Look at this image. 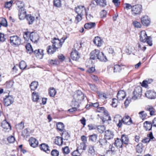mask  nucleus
I'll use <instances>...</instances> for the list:
<instances>
[{
	"label": "nucleus",
	"instance_id": "obj_1",
	"mask_svg": "<svg viewBox=\"0 0 156 156\" xmlns=\"http://www.w3.org/2000/svg\"><path fill=\"white\" fill-rule=\"evenodd\" d=\"M66 38L62 37L60 40L56 37L54 38L51 40V42L53 44L52 45L54 47V50H56L57 49L61 48Z\"/></svg>",
	"mask_w": 156,
	"mask_h": 156
},
{
	"label": "nucleus",
	"instance_id": "obj_2",
	"mask_svg": "<svg viewBox=\"0 0 156 156\" xmlns=\"http://www.w3.org/2000/svg\"><path fill=\"white\" fill-rule=\"evenodd\" d=\"M9 42L12 46L15 47H17L20 44L21 39L18 36L13 35L10 37Z\"/></svg>",
	"mask_w": 156,
	"mask_h": 156
},
{
	"label": "nucleus",
	"instance_id": "obj_3",
	"mask_svg": "<svg viewBox=\"0 0 156 156\" xmlns=\"http://www.w3.org/2000/svg\"><path fill=\"white\" fill-rule=\"evenodd\" d=\"M142 87L140 86L136 87L133 93V96L131 99L136 100L140 98L141 96Z\"/></svg>",
	"mask_w": 156,
	"mask_h": 156
},
{
	"label": "nucleus",
	"instance_id": "obj_4",
	"mask_svg": "<svg viewBox=\"0 0 156 156\" xmlns=\"http://www.w3.org/2000/svg\"><path fill=\"white\" fill-rule=\"evenodd\" d=\"M84 98V94L81 90H77L73 95L74 100L77 104V107L79 105L77 102L83 100Z\"/></svg>",
	"mask_w": 156,
	"mask_h": 156
},
{
	"label": "nucleus",
	"instance_id": "obj_5",
	"mask_svg": "<svg viewBox=\"0 0 156 156\" xmlns=\"http://www.w3.org/2000/svg\"><path fill=\"white\" fill-rule=\"evenodd\" d=\"M142 6L139 4H137L132 6L131 11L132 14L135 15L140 14L142 11Z\"/></svg>",
	"mask_w": 156,
	"mask_h": 156
},
{
	"label": "nucleus",
	"instance_id": "obj_6",
	"mask_svg": "<svg viewBox=\"0 0 156 156\" xmlns=\"http://www.w3.org/2000/svg\"><path fill=\"white\" fill-rule=\"evenodd\" d=\"M70 55L71 58L74 61H77L80 57V54L75 49H73Z\"/></svg>",
	"mask_w": 156,
	"mask_h": 156
},
{
	"label": "nucleus",
	"instance_id": "obj_7",
	"mask_svg": "<svg viewBox=\"0 0 156 156\" xmlns=\"http://www.w3.org/2000/svg\"><path fill=\"white\" fill-rule=\"evenodd\" d=\"M146 97L150 99H154L156 98V92L152 90L147 91L145 94Z\"/></svg>",
	"mask_w": 156,
	"mask_h": 156
},
{
	"label": "nucleus",
	"instance_id": "obj_8",
	"mask_svg": "<svg viewBox=\"0 0 156 156\" xmlns=\"http://www.w3.org/2000/svg\"><path fill=\"white\" fill-rule=\"evenodd\" d=\"M6 98L4 99V104L6 106H8L12 104L14 101L13 98L11 96H6Z\"/></svg>",
	"mask_w": 156,
	"mask_h": 156
},
{
	"label": "nucleus",
	"instance_id": "obj_9",
	"mask_svg": "<svg viewBox=\"0 0 156 156\" xmlns=\"http://www.w3.org/2000/svg\"><path fill=\"white\" fill-rule=\"evenodd\" d=\"M43 51V50L38 49L34 51H33V52L35 56L37 58L42 59L43 58L44 55Z\"/></svg>",
	"mask_w": 156,
	"mask_h": 156
},
{
	"label": "nucleus",
	"instance_id": "obj_10",
	"mask_svg": "<svg viewBox=\"0 0 156 156\" xmlns=\"http://www.w3.org/2000/svg\"><path fill=\"white\" fill-rule=\"evenodd\" d=\"M75 10L77 14L83 15V12L84 11L85 12L86 9L85 8L84 6L79 5L75 8Z\"/></svg>",
	"mask_w": 156,
	"mask_h": 156
},
{
	"label": "nucleus",
	"instance_id": "obj_11",
	"mask_svg": "<svg viewBox=\"0 0 156 156\" xmlns=\"http://www.w3.org/2000/svg\"><path fill=\"white\" fill-rule=\"evenodd\" d=\"M100 52L99 50L97 49L92 51L90 54V58L94 60L98 59Z\"/></svg>",
	"mask_w": 156,
	"mask_h": 156
},
{
	"label": "nucleus",
	"instance_id": "obj_12",
	"mask_svg": "<svg viewBox=\"0 0 156 156\" xmlns=\"http://www.w3.org/2000/svg\"><path fill=\"white\" fill-rule=\"evenodd\" d=\"M39 36L37 34L32 32L31 33V35L30 37V39L31 41L34 43H36L39 39Z\"/></svg>",
	"mask_w": 156,
	"mask_h": 156
},
{
	"label": "nucleus",
	"instance_id": "obj_13",
	"mask_svg": "<svg viewBox=\"0 0 156 156\" xmlns=\"http://www.w3.org/2000/svg\"><path fill=\"white\" fill-rule=\"evenodd\" d=\"M141 20L142 24L144 26H147L150 24V20L147 16L143 17L141 18Z\"/></svg>",
	"mask_w": 156,
	"mask_h": 156
},
{
	"label": "nucleus",
	"instance_id": "obj_14",
	"mask_svg": "<svg viewBox=\"0 0 156 156\" xmlns=\"http://www.w3.org/2000/svg\"><path fill=\"white\" fill-rule=\"evenodd\" d=\"M147 35V34L146 32L144 30L141 31L140 35V41L143 42H145L146 41L147 39L149 37Z\"/></svg>",
	"mask_w": 156,
	"mask_h": 156
},
{
	"label": "nucleus",
	"instance_id": "obj_15",
	"mask_svg": "<svg viewBox=\"0 0 156 156\" xmlns=\"http://www.w3.org/2000/svg\"><path fill=\"white\" fill-rule=\"evenodd\" d=\"M39 147L41 150L44 151L46 153H49L50 152L49 147L47 144L45 143H42L40 145Z\"/></svg>",
	"mask_w": 156,
	"mask_h": 156
},
{
	"label": "nucleus",
	"instance_id": "obj_16",
	"mask_svg": "<svg viewBox=\"0 0 156 156\" xmlns=\"http://www.w3.org/2000/svg\"><path fill=\"white\" fill-rule=\"evenodd\" d=\"M29 144L30 146L33 147H36L38 145V142L35 138L31 137L29 140Z\"/></svg>",
	"mask_w": 156,
	"mask_h": 156
},
{
	"label": "nucleus",
	"instance_id": "obj_17",
	"mask_svg": "<svg viewBox=\"0 0 156 156\" xmlns=\"http://www.w3.org/2000/svg\"><path fill=\"white\" fill-rule=\"evenodd\" d=\"M114 136L113 132L109 130L105 131V137L107 139L110 140L113 138Z\"/></svg>",
	"mask_w": 156,
	"mask_h": 156
},
{
	"label": "nucleus",
	"instance_id": "obj_18",
	"mask_svg": "<svg viewBox=\"0 0 156 156\" xmlns=\"http://www.w3.org/2000/svg\"><path fill=\"white\" fill-rule=\"evenodd\" d=\"M122 121L123 123L127 125H130L132 123L131 119L129 116L124 117L122 119Z\"/></svg>",
	"mask_w": 156,
	"mask_h": 156
},
{
	"label": "nucleus",
	"instance_id": "obj_19",
	"mask_svg": "<svg viewBox=\"0 0 156 156\" xmlns=\"http://www.w3.org/2000/svg\"><path fill=\"white\" fill-rule=\"evenodd\" d=\"M154 138V137L153 136L152 133L151 132L147 134V137L143 139L142 140V142L144 143H147L149 142L150 140H151Z\"/></svg>",
	"mask_w": 156,
	"mask_h": 156
},
{
	"label": "nucleus",
	"instance_id": "obj_20",
	"mask_svg": "<svg viewBox=\"0 0 156 156\" xmlns=\"http://www.w3.org/2000/svg\"><path fill=\"white\" fill-rule=\"evenodd\" d=\"M26 11L25 9H22V11H19L18 15L19 19L21 20H23L24 18H26L27 15Z\"/></svg>",
	"mask_w": 156,
	"mask_h": 156
},
{
	"label": "nucleus",
	"instance_id": "obj_21",
	"mask_svg": "<svg viewBox=\"0 0 156 156\" xmlns=\"http://www.w3.org/2000/svg\"><path fill=\"white\" fill-rule=\"evenodd\" d=\"M121 140L123 144H125L126 145L128 144L129 140L127 135L125 134L122 135H121Z\"/></svg>",
	"mask_w": 156,
	"mask_h": 156
},
{
	"label": "nucleus",
	"instance_id": "obj_22",
	"mask_svg": "<svg viewBox=\"0 0 156 156\" xmlns=\"http://www.w3.org/2000/svg\"><path fill=\"white\" fill-rule=\"evenodd\" d=\"M152 123L151 121H145L144 123V127L147 131H149L151 129L152 126Z\"/></svg>",
	"mask_w": 156,
	"mask_h": 156
},
{
	"label": "nucleus",
	"instance_id": "obj_23",
	"mask_svg": "<svg viewBox=\"0 0 156 156\" xmlns=\"http://www.w3.org/2000/svg\"><path fill=\"white\" fill-rule=\"evenodd\" d=\"M98 142L100 144V145L101 147H106L108 144V142L107 139L105 138L100 139Z\"/></svg>",
	"mask_w": 156,
	"mask_h": 156
},
{
	"label": "nucleus",
	"instance_id": "obj_24",
	"mask_svg": "<svg viewBox=\"0 0 156 156\" xmlns=\"http://www.w3.org/2000/svg\"><path fill=\"white\" fill-rule=\"evenodd\" d=\"M126 96L125 92L122 90L118 91L117 94V97L119 100H123L125 98Z\"/></svg>",
	"mask_w": 156,
	"mask_h": 156
},
{
	"label": "nucleus",
	"instance_id": "obj_25",
	"mask_svg": "<svg viewBox=\"0 0 156 156\" xmlns=\"http://www.w3.org/2000/svg\"><path fill=\"white\" fill-rule=\"evenodd\" d=\"M16 4L19 8V11H22V9H25L24 3L23 1L18 0L17 1Z\"/></svg>",
	"mask_w": 156,
	"mask_h": 156
},
{
	"label": "nucleus",
	"instance_id": "obj_26",
	"mask_svg": "<svg viewBox=\"0 0 156 156\" xmlns=\"http://www.w3.org/2000/svg\"><path fill=\"white\" fill-rule=\"evenodd\" d=\"M94 43L97 46L100 47L102 45L101 40L100 37H95L93 40Z\"/></svg>",
	"mask_w": 156,
	"mask_h": 156
},
{
	"label": "nucleus",
	"instance_id": "obj_27",
	"mask_svg": "<svg viewBox=\"0 0 156 156\" xmlns=\"http://www.w3.org/2000/svg\"><path fill=\"white\" fill-rule=\"evenodd\" d=\"M98 59L101 61L106 62L107 61L106 57L102 52H100Z\"/></svg>",
	"mask_w": 156,
	"mask_h": 156
},
{
	"label": "nucleus",
	"instance_id": "obj_28",
	"mask_svg": "<svg viewBox=\"0 0 156 156\" xmlns=\"http://www.w3.org/2000/svg\"><path fill=\"white\" fill-rule=\"evenodd\" d=\"M114 144L117 147L122 148L124 144L122 143L121 139L117 138L116 140H115V142L114 143Z\"/></svg>",
	"mask_w": 156,
	"mask_h": 156
},
{
	"label": "nucleus",
	"instance_id": "obj_29",
	"mask_svg": "<svg viewBox=\"0 0 156 156\" xmlns=\"http://www.w3.org/2000/svg\"><path fill=\"white\" fill-rule=\"evenodd\" d=\"M28 22V23L29 25H30L33 23L35 20V18L32 16L30 14H28L27 15L26 18Z\"/></svg>",
	"mask_w": 156,
	"mask_h": 156
},
{
	"label": "nucleus",
	"instance_id": "obj_30",
	"mask_svg": "<svg viewBox=\"0 0 156 156\" xmlns=\"http://www.w3.org/2000/svg\"><path fill=\"white\" fill-rule=\"evenodd\" d=\"M64 125L63 123L61 122H58L56 124L57 129L60 132L64 131Z\"/></svg>",
	"mask_w": 156,
	"mask_h": 156
},
{
	"label": "nucleus",
	"instance_id": "obj_31",
	"mask_svg": "<svg viewBox=\"0 0 156 156\" xmlns=\"http://www.w3.org/2000/svg\"><path fill=\"white\" fill-rule=\"evenodd\" d=\"M95 2L97 5H99L103 7H105L107 5L106 0H96Z\"/></svg>",
	"mask_w": 156,
	"mask_h": 156
},
{
	"label": "nucleus",
	"instance_id": "obj_32",
	"mask_svg": "<svg viewBox=\"0 0 156 156\" xmlns=\"http://www.w3.org/2000/svg\"><path fill=\"white\" fill-rule=\"evenodd\" d=\"M38 82L36 81L32 82L30 85V87L31 90H34L37 88L38 86Z\"/></svg>",
	"mask_w": 156,
	"mask_h": 156
},
{
	"label": "nucleus",
	"instance_id": "obj_33",
	"mask_svg": "<svg viewBox=\"0 0 156 156\" xmlns=\"http://www.w3.org/2000/svg\"><path fill=\"white\" fill-rule=\"evenodd\" d=\"M96 23H95L90 22L85 24L84 27L85 29H91L95 27Z\"/></svg>",
	"mask_w": 156,
	"mask_h": 156
},
{
	"label": "nucleus",
	"instance_id": "obj_34",
	"mask_svg": "<svg viewBox=\"0 0 156 156\" xmlns=\"http://www.w3.org/2000/svg\"><path fill=\"white\" fill-rule=\"evenodd\" d=\"M89 141H91L93 142H95L98 138V135L96 134H94L89 136Z\"/></svg>",
	"mask_w": 156,
	"mask_h": 156
},
{
	"label": "nucleus",
	"instance_id": "obj_35",
	"mask_svg": "<svg viewBox=\"0 0 156 156\" xmlns=\"http://www.w3.org/2000/svg\"><path fill=\"white\" fill-rule=\"evenodd\" d=\"M143 146L142 143H139L136 146V151L138 153H141L143 151Z\"/></svg>",
	"mask_w": 156,
	"mask_h": 156
},
{
	"label": "nucleus",
	"instance_id": "obj_36",
	"mask_svg": "<svg viewBox=\"0 0 156 156\" xmlns=\"http://www.w3.org/2000/svg\"><path fill=\"white\" fill-rule=\"evenodd\" d=\"M25 47L27 53L31 54L33 53V49L30 43L27 44L26 45Z\"/></svg>",
	"mask_w": 156,
	"mask_h": 156
},
{
	"label": "nucleus",
	"instance_id": "obj_37",
	"mask_svg": "<svg viewBox=\"0 0 156 156\" xmlns=\"http://www.w3.org/2000/svg\"><path fill=\"white\" fill-rule=\"evenodd\" d=\"M32 100L34 102L37 101L39 98L38 93L34 92L32 93Z\"/></svg>",
	"mask_w": 156,
	"mask_h": 156
},
{
	"label": "nucleus",
	"instance_id": "obj_38",
	"mask_svg": "<svg viewBox=\"0 0 156 156\" xmlns=\"http://www.w3.org/2000/svg\"><path fill=\"white\" fill-rule=\"evenodd\" d=\"M62 137H63V139L65 140H67L70 138V135L66 130L63 131L62 133Z\"/></svg>",
	"mask_w": 156,
	"mask_h": 156
},
{
	"label": "nucleus",
	"instance_id": "obj_39",
	"mask_svg": "<svg viewBox=\"0 0 156 156\" xmlns=\"http://www.w3.org/2000/svg\"><path fill=\"white\" fill-rule=\"evenodd\" d=\"M54 47L52 45L48 46L47 49V52L48 54H52L56 50H54Z\"/></svg>",
	"mask_w": 156,
	"mask_h": 156
},
{
	"label": "nucleus",
	"instance_id": "obj_40",
	"mask_svg": "<svg viewBox=\"0 0 156 156\" xmlns=\"http://www.w3.org/2000/svg\"><path fill=\"white\" fill-rule=\"evenodd\" d=\"M1 126L5 129H8L11 128L10 124L7 121H4L2 124Z\"/></svg>",
	"mask_w": 156,
	"mask_h": 156
},
{
	"label": "nucleus",
	"instance_id": "obj_41",
	"mask_svg": "<svg viewBox=\"0 0 156 156\" xmlns=\"http://www.w3.org/2000/svg\"><path fill=\"white\" fill-rule=\"evenodd\" d=\"M56 93L55 89L53 87H50L49 90V93L50 96L51 97H54Z\"/></svg>",
	"mask_w": 156,
	"mask_h": 156
},
{
	"label": "nucleus",
	"instance_id": "obj_42",
	"mask_svg": "<svg viewBox=\"0 0 156 156\" xmlns=\"http://www.w3.org/2000/svg\"><path fill=\"white\" fill-rule=\"evenodd\" d=\"M57 139L55 140V144L58 145H60L62 144L63 138L59 136L57 137Z\"/></svg>",
	"mask_w": 156,
	"mask_h": 156
},
{
	"label": "nucleus",
	"instance_id": "obj_43",
	"mask_svg": "<svg viewBox=\"0 0 156 156\" xmlns=\"http://www.w3.org/2000/svg\"><path fill=\"white\" fill-rule=\"evenodd\" d=\"M98 132L100 133H103L105 129V128L104 126H97L96 128Z\"/></svg>",
	"mask_w": 156,
	"mask_h": 156
},
{
	"label": "nucleus",
	"instance_id": "obj_44",
	"mask_svg": "<svg viewBox=\"0 0 156 156\" xmlns=\"http://www.w3.org/2000/svg\"><path fill=\"white\" fill-rule=\"evenodd\" d=\"M27 65L26 63L24 61H21L19 64V67L20 68L22 69L23 70L26 67Z\"/></svg>",
	"mask_w": 156,
	"mask_h": 156
},
{
	"label": "nucleus",
	"instance_id": "obj_45",
	"mask_svg": "<svg viewBox=\"0 0 156 156\" xmlns=\"http://www.w3.org/2000/svg\"><path fill=\"white\" fill-rule=\"evenodd\" d=\"M87 84L90 86V88L92 90L94 91H98L97 88L94 84L90 83H88Z\"/></svg>",
	"mask_w": 156,
	"mask_h": 156
},
{
	"label": "nucleus",
	"instance_id": "obj_46",
	"mask_svg": "<svg viewBox=\"0 0 156 156\" xmlns=\"http://www.w3.org/2000/svg\"><path fill=\"white\" fill-rule=\"evenodd\" d=\"M121 70L120 66L118 65H116L114 66V72H120Z\"/></svg>",
	"mask_w": 156,
	"mask_h": 156
},
{
	"label": "nucleus",
	"instance_id": "obj_47",
	"mask_svg": "<svg viewBox=\"0 0 156 156\" xmlns=\"http://www.w3.org/2000/svg\"><path fill=\"white\" fill-rule=\"evenodd\" d=\"M147 110L150 112V114L151 115H152L154 114L155 109L152 107H148L147 108Z\"/></svg>",
	"mask_w": 156,
	"mask_h": 156
},
{
	"label": "nucleus",
	"instance_id": "obj_48",
	"mask_svg": "<svg viewBox=\"0 0 156 156\" xmlns=\"http://www.w3.org/2000/svg\"><path fill=\"white\" fill-rule=\"evenodd\" d=\"M86 147L85 142H82L80 143V146L78 147V148L80 150H85L86 149Z\"/></svg>",
	"mask_w": 156,
	"mask_h": 156
},
{
	"label": "nucleus",
	"instance_id": "obj_49",
	"mask_svg": "<svg viewBox=\"0 0 156 156\" xmlns=\"http://www.w3.org/2000/svg\"><path fill=\"white\" fill-rule=\"evenodd\" d=\"M54 5L56 7H60L61 6V1L60 0H54Z\"/></svg>",
	"mask_w": 156,
	"mask_h": 156
},
{
	"label": "nucleus",
	"instance_id": "obj_50",
	"mask_svg": "<svg viewBox=\"0 0 156 156\" xmlns=\"http://www.w3.org/2000/svg\"><path fill=\"white\" fill-rule=\"evenodd\" d=\"M13 83L14 82L11 81L7 82L6 83V88L8 89L11 88L13 85Z\"/></svg>",
	"mask_w": 156,
	"mask_h": 156
},
{
	"label": "nucleus",
	"instance_id": "obj_51",
	"mask_svg": "<svg viewBox=\"0 0 156 156\" xmlns=\"http://www.w3.org/2000/svg\"><path fill=\"white\" fill-rule=\"evenodd\" d=\"M88 152L91 154L94 155V154L95 150L94 149V147L93 146H90L89 147Z\"/></svg>",
	"mask_w": 156,
	"mask_h": 156
},
{
	"label": "nucleus",
	"instance_id": "obj_52",
	"mask_svg": "<svg viewBox=\"0 0 156 156\" xmlns=\"http://www.w3.org/2000/svg\"><path fill=\"white\" fill-rule=\"evenodd\" d=\"M13 2V1L12 0L6 2L5 4V7L7 8H10L12 6V4Z\"/></svg>",
	"mask_w": 156,
	"mask_h": 156
},
{
	"label": "nucleus",
	"instance_id": "obj_53",
	"mask_svg": "<svg viewBox=\"0 0 156 156\" xmlns=\"http://www.w3.org/2000/svg\"><path fill=\"white\" fill-rule=\"evenodd\" d=\"M31 35V33L29 31L25 32H24L23 37L25 39H27V38L29 37L30 39V37Z\"/></svg>",
	"mask_w": 156,
	"mask_h": 156
},
{
	"label": "nucleus",
	"instance_id": "obj_54",
	"mask_svg": "<svg viewBox=\"0 0 156 156\" xmlns=\"http://www.w3.org/2000/svg\"><path fill=\"white\" fill-rule=\"evenodd\" d=\"M51 154L52 156H58L59 152L56 149L53 150L51 151Z\"/></svg>",
	"mask_w": 156,
	"mask_h": 156
},
{
	"label": "nucleus",
	"instance_id": "obj_55",
	"mask_svg": "<svg viewBox=\"0 0 156 156\" xmlns=\"http://www.w3.org/2000/svg\"><path fill=\"white\" fill-rule=\"evenodd\" d=\"M7 140L10 143H13L15 140V137L12 136H9L7 138Z\"/></svg>",
	"mask_w": 156,
	"mask_h": 156
},
{
	"label": "nucleus",
	"instance_id": "obj_56",
	"mask_svg": "<svg viewBox=\"0 0 156 156\" xmlns=\"http://www.w3.org/2000/svg\"><path fill=\"white\" fill-rule=\"evenodd\" d=\"M78 150V149H76L73 151L72 153V155L73 156H80V153Z\"/></svg>",
	"mask_w": 156,
	"mask_h": 156
},
{
	"label": "nucleus",
	"instance_id": "obj_57",
	"mask_svg": "<svg viewBox=\"0 0 156 156\" xmlns=\"http://www.w3.org/2000/svg\"><path fill=\"white\" fill-rule=\"evenodd\" d=\"M62 151L64 154H67L69 153L70 150L68 147L66 146L62 148Z\"/></svg>",
	"mask_w": 156,
	"mask_h": 156
},
{
	"label": "nucleus",
	"instance_id": "obj_58",
	"mask_svg": "<svg viewBox=\"0 0 156 156\" xmlns=\"http://www.w3.org/2000/svg\"><path fill=\"white\" fill-rule=\"evenodd\" d=\"M118 102L117 99L115 98H113L112 100V107H116L117 106V102Z\"/></svg>",
	"mask_w": 156,
	"mask_h": 156
},
{
	"label": "nucleus",
	"instance_id": "obj_59",
	"mask_svg": "<svg viewBox=\"0 0 156 156\" xmlns=\"http://www.w3.org/2000/svg\"><path fill=\"white\" fill-rule=\"evenodd\" d=\"M144 113V111H142L139 112V113L141 118L142 119H144L147 116L146 114Z\"/></svg>",
	"mask_w": 156,
	"mask_h": 156
},
{
	"label": "nucleus",
	"instance_id": "obj_60",
	"mask_svg": "<svg viewBox=\"0 0 156 156\" xmlns=\"http://www.w3.org/2000/svg\"><path fill=\"white\" fill-rule=\"evenodd\" d=\"M133 23L134 27L137 28H140L141 26L140 23L136 21H134Z\"/></svg>",
	"mask_w": 156,
	"mask_h": 156
},
{
	"label": "nucleus",
	"instance_id": "obj_61",
	"mask_svg": "<svg viewBox=\"0 0 156 156\" xmlns=\"http://www.w3.org/2000/svg\"><path fill=\"white\" fill-rule=\"evenodd\" d=\"M100 14L101 17H105L107 15V12L106 10H103L100 12Z\"/></svg>",
	"mask_w": 156,
	"mask_h": 156
},
{
	"label": "nucleus",
	"instance_id": "obj_62",
	"mask_svg": "<svg viewBox=\"0 0 156 156\" xmlns=\"http://www.w3.org/2000/svg\"><path fill=\"white\" fill-rule=\"evenodd\" d=\"M89 130L95 129H96L97 126L94 125L90 124L88 126Z\"/></svg>",
	"mask_w": 156,
	"mask_h": 156
},
{
	"label": "nucleus",
	"instance_id": "obj_63",
	"mask_svg": "<svg viewBox=\"0 0 156 156\" xmlns=\"http://www.w3.org/2000/svg\"><path fill=\"white\" fill-rule=\"evenodd\" d=\"M48 63L51 65H57V62L56 60H48Z\"/></svg>",
	"mask_w": 156,
	"mask_h": 156
},
{
	"label": "nucleus",
	"instance_id": "obj_64",
	"mask_svg": "<svg viewBox=\"0 0 156 156\" xmlns=\"http://www.w3.org/2000/svg\"><path fill=\"white\" fill-rule=\"evenodd\" d=\"M4 37V34L0 33V42H3L5 41V38Z\"/></svg>",
	"mask_w": 156,
	"mask_h": 156
}]
</instances>
